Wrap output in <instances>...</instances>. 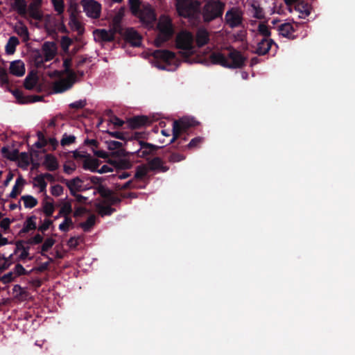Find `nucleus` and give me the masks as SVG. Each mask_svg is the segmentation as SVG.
<instances>
[{
    "label": "nucleus",
    "instance_id": "obj_47",
    "mask_svg": "<svg viewBox=\"0 0 355 355\" xmlns=\"http://www.w3.org/2000/svg\"><path fill=\"white\" fill-rule=\"evenodd\" d=\"M107 114L110 115V119L109 121L111 123H112L115 127L119 128V127H121L124 124V121L123 120H121L116 116L112 114V110H108Z\"/></svg>",
    "mask_w": 355,
    "mask_h": 355
},
{
    "label": "nucleus",
    "instance_id": "obj_2",
    "mask_svg": "<svg viewBox=\"0 0 355 355\" xmlns=\"http://www.w3.org/2000/svg\"><path fill=\"white\" fill-rule=\"evenodd\" d=\"M225 8V3L220 0H209L205 1L202 8L203 21L209 23L216 19L222 17Z\"/></svg>",
    "mask_w": 355,
    "mask_h": 355
},
{
    "label": "nucleus",
    "instance_id": "obj_56",
    "mask_svg": "<svg viewBox=\"0 0 355 355\" xmlns=\"http://www.w3.org/2000/svg\"><path fill=\"white\" fill-rule=\"evenodd\" d=\"M43 241V236L40 234H37L33 237L30 238L27 241H26V243L28 245H37L40 244Z\"/></svg>",
    "mask_w": 355,
    "mask_h": 355
},
{
    "label": "nucleus",
    "instance_id": "obj_11",
    "mask_svg": "<svg viewBox=\"0 0 355 355\" xmlns=\"http://www.w3.org/2000/svg\"><path fill=\"white\" fill-rule=\"evenodd\" d=\"M123 38L127 43H129L132 46L139 47L141 44L142 37L133 28L125 29Z\"/></svg>",
    "mask_w": 355,
    "mask_h": 355
},
{
    "label": "nucleus",
    "instance_id": "obj_24",
    "mask_svg": "<svg viewBox=\"0 0 355 355\" xmlns=\"http://www.w3.org/2000/svg\"><path fill=\"white\" fill-rule=\"evenodd\" d=\"M148 166L150 171L159 170L162 172H166L168 170V167L163 165V162L159 157H155L150 160Z\"/></svg>",
    "mask_w": 355,
    "mask_h": 355
},
{
    "label": "nucleus",
    "instance_id": "obj_19",
    "mask_svg": "<svg viewBox=\"0 0 355 355\" xmlns=\"http://www.w3.org/2000/svg\"><path fill=\"white\" fill-rule=\"evenodd\" d=\"M153 56L157 60H162L165 62H169L175 58V53L169 50H155L153 53Z\"/></svg>",
    "mask_w": 355,
    "mask_h": 355
},
{
    "label": "nucleus",
    "instance_id": "obj_48",
    "mask_svg": "<svg viewBox=\"0 0 355 355\" xmlns=\"http://www.w3.org/2000/svg\"><path fill=\"white\" fill-rule=\"evenodd\" d=\"M76 139V138L74 135H69L67 133H64L62 135V138L60 141V144L62 146H69L75 142Z\"/></svg>",
    "mask_w": 355,
    "mask_h": 355
},
{
    "label": "nucleus",
    "instance_id": "obj_3",
    "mask_svg": "<svg viewBox=\"0 0 355 355\" xmlns=\"http://www.w3.org/2000/svg\"><path fill=\"white\" fill-rule=\"evenodd\" d=\"M157 28L159 33L154 43L156 47H161L174 34V28L171 18L166 16H162L157 23Z\"/></svg>",
    "mask_w": 355,
    "mask_h": 355
},
{
    "label": "nucleus",
    "instance_id": "obj_64",
    "mask_svg": "<svg viewBox=\"0 0 355 355\" xmlns=\"http://www.w3.org/2000/svg\"><path fill=\"white\" fill-rule=\"evenodd\" d=\"M14 271H15V274L17 275V276H21V275L28 274L27 270L20 263H17L15 266V267L14 268Z\"/></svg>",
    "mask_w": 355,
    "mask_h": 355
},
{
    "label": "nucleus",
    "instance_id": "obj_1",
    "mask_svg": "<svg viewBox=\"0 0 355 355\" xmlns=\"http://www.w3.org/2000/svg\"><path fill=\"white\" fill-rule=\"evenodd\" d=\"M209 60L213 64H219L229 69H240L245 65L246 58L240 51L233 49L227 56L220 52H213L209 55Z\"/></svg>",
    "mask_w": 355,
    "mask_h": 355
},
{
    "label": "nucleus",
    "instance_id": "obj_61",
    "mask_svg": "<svg viewBox=\"0 0 355 355\" xmlns=\"http://www.w3.org/2000/svg\"><path fill=\"white\" fill-rule=\"evenodd\" d=\"M14 280V276L12 272H9L0 277V282L3 284H7Z\"/></svg>",
    "mask_w": 355,
    "mask_h": 355
},
{
    "label": "nucleus",
    "instance_id": "obj_37",
    "mask_svg": "<svg viewBox=\"0 0 355 355\" xmlns=\"http://www.w3.org/2000/svg\"><path fill=\"white\" fill-rule=\"evenodd\" d=\"M51 202H43V211L44 213V214L46 215V216L47 217H51L52 216L53 212H54V210H55V207H54V204H53V199H51Z\"/></svg>",
    "mask_w": 355,
    "mask_h": 355
},
{
    "label": "nucleus",
    "instance_id": "obj_46",
    "mask_svg": "<svg viewBox=\"0 0 355 355\" xmlns=\"http://www.w3.org/2000/svg\"><path fill=\"white\" fill-rule=\"evenodd\" d=\"M204 141L203 137H196L193 139H192L190 142L185 145V148L187 149H192L194 148L198 147Z\"/></svg>",
    "mask_w": 355,
    "mask_h": 355
},
{
    "label": "nucleus",
    "instance_id": "obj_31",
    "mask_svg": "<svg viewBox=\"0 0 355 355\" xmlns=\"http://www.w3.org/2000/svg\"><path fill=\"white\" fill-rule=\"evenodd\" d=\"M72 59L66 58L63 61L64 73L70 78H76V73L71 69Z\"/></svg>",
    "mask_w": 355,
    "mask_h": 355
},
{
    "label": "nucleus",
    "instance_id": "obj_7",
    "mask_svg": "<svg viewBox=\"0 0 355 355\" xmlns=\"http://www.w3.org/2000/svg\"><path fill=\"white\" fill-rule=\"evenodd\" d=\"M136 140L139 146V148L135 153L138 157L148 158V156L155 155L159 149L162 148V146L141 141L139 139Z\"/></svg>",
    "mask_w": 355,
    "mask_h": 355
},
{
    "label": "nucleus",
    "instance_id": "obj_62",
    "mask_svg": "<svg viewBox=\"0 0 355 355\" xmlns=\"http://www.w3.org/2000/svg\"><path fill=\"white\" fill-rule=\"evenodd\" d=\"M12 220L8 218H3L0 222V227L4 232H6L10 229V225Z\"/></svg>",
    "mask_w": 355,
    "mask_h": 355
},
{
    "label": "nucleus",
    "instance_id": "obj_25",
    "mask_svg": "<svg viewBox=\"0 0 355 355\" xmlns=\"http://www.w3.org/2000/svg\"><path fill=\"white\" fill-rule=\"evenodd\" d=\"M35 2L30 3L28 10L31 17L34 19L40 20L42 19L38 7L40 6L42 0H35Z\"/></svg>",
    "mask_w": 355,
    "mask_h": 355
},
{
    "label": "nucleus",
    "instance_id": "obj_30",
    "mask_svg": "<svg viewBox=\"0 0 355 355\" xmlns=\"http://www.w3.org/2000/svg\"><path fill=\"white\" fill-rule=\"evenodd\" d=\"M96 209L98 212V214L103 217L105 216H110L114 212L116 211V209L114 208H112L110 205H104L102 204H97L96 205Z\"/></svg>",
    "mask_w": 355,
    "mask_h": 355
},
{
    "label": "nucleus",
    "instance_id": "obj_8",
    "mask_svg": "<svg viewBox=\"0 0 355 355\" xmlns=\"http://www.w3.org/2000/svg\"><path fill=\"white\" fill-rule=\"evenodd\" d=\"M135 15L138 17L142 24L146 26H152L157 19L154 9L149 5L144 6Z\"/></svg>",
    "mask_w": 355,
    "mask_h": 355
},
{
    "label": "nucleus",
    "instance_id": "obj_39",
    "mask_svg": "<svg viewBox=\"0 0 355 355\" xmlns=\"http://www.w3.org/2000/svg\"><path fill=\"white\" fill-rule=\"evenodd\" d=\"M34 180L37 183L35 186L40 188V192L46 191L47 183L46 182L45 179L42 174L37 175L34 178Z\"/></svg>",
    "mask_w": 355,
    "mask_h": 355
},
{
    "label": "nucleus",
    "instance_id": "obj_27",
    "mask_svg": "<svg viewBox=\"0 0 355 355\" xmlns=\"http://www.w3.org/2000/svg\"><path fill=\"white\" fill-rule=\"evenodd\" d=\"M38 81V77L36 73L33 72L28 74L24 80V86L26 89L31 90L37 85Z\"/></svg>",
    "mask_w": 355,
    "mask_h": 355
},
{
    "label": "nucleus",
    "instance_id": "obj_22",
    "mask_svg": "<svg viewBox=\"0 0 355 355\" xmlns=\"http://www.w3.org/2000/svg\"><path fill=\"white\" fill-rule=\"evenodd\" d=\"M36 218L37 217L35 215L28 217L24 223L22 229L19 231V235L22 236L31 230H35L37 228Z\"/></svg>",
    "mask_w": 355,
    "mask_h": 355
},
{
    "label": "nucleus",
    "instance_id": "obj_14",
    "mask_svg": "<svg viewBox=\"0 0 355 355\" xmlns=\"http://www.w3.org/2000/svg\"><path fill=\"white\" fill-rule=\"evenodd\" d=\"M127 123L131 129H137L149 125L151 121L148 116L141 115L129 118Z\"/></svg>",
    "mask_w": 355,
    "mask_h": 355
},
{
    "label": "nucleus",
    "instance_id": "obj_34",
    "mask_svg": "<svg viewBox=\"0 0 355 355\" xmlns=\"http://www.w3.org/2000/svg\"><path fill=\"white\" fill-rule=\"evenodd\" d=\"M96 222V216L92 214L89 216L85 222L80 223V227L83 230L84 232H88L90 231L92 227L94 225Z\"/></svg>",
    "mask_w": 355,
    "mask_h": 355
},
{
    "label": "nucleus",
    "instance_id": "obj_59",
    "mask_svg": "<svg viewBox=\"0 0 355 355\" xmlns=\"http://www.w3.org/2000/svg\"><path fill=\"white\" fill-rule=\"evenodd\" d=\"M44 58L38 52L34 57L35 65L37 68H42L44 66Z\"/></svg>",
    "mask_w": 355,
    "mask_h": 355
},
{
    "label": "nucleus",
    "instance_id": "obj_15",
    "mask_svg": "<svg viewBox=\"0 0 355 355\" xmlns=\"http://www.w3.org/2000/svg\"><path fill=\"white\" fill-rule=\"evenodd\" d=\"M210 41L209 32L204 27L199 28L196 33V44L198 48H202Z\"/></svg>",
    "mask_w": 355,
    "mask_h": 355
},
{
    "label": "nucleus",
    "instance_id": "obj_17",
    "mask_svg": "<svg viewBox=\"0 0 355 355\" xmlns=\"http://www.w3.org/2000/svg\"><path fill=\"white\" fill-rule=\"evenodd\" d=\"M298 26L299 24L297 23H295L294 24L291 23L282 24L278 27L279 35L289 39H295L296 37L293 33L295 32V28Z\"/></svg>",
    "mask_w": 355,
    "mask_h": 355
},
{
    "label": "nucleus",
    "instance_id": "obj_10",
    "mask_svg": "<svg viewBox=\"0 0 355 355\" xmlns=\"http://www.w3.org/2000/svg\"><path fill=\"white\" fill-rule=\"evenodd\" d=\"M225 20L230 28L238 27L242 24V14L238 8L232 7L227 11Z\"/></svg>",
    "mask_w": 355,
    "mask_h": 355
},
{
    "label": "nucleus",
    "instance_id": "obj_60",
    "mask_svg": "<svg viewBox=\"0 0 355 355\" xmlns=\"http://www.w3.org/2000/svg\"><path fill=\"white\" fill-rule=\"evenodd\" d=\"M0 81L2 85H8L9 79L7 71L3 68H0Z\"/></svg>",
    "mask_w": 355,
    "mask_h": 355
},
{
    "label": "nucleus",
    "instance_id": "obj_18",
    "mask_svg": "<svg viewBox=\"0 0 355 355\" xmlns=\"http://www.w3.org/2000/svg\"><path fill=\"white\" fill-rule=\"evenodd\" d=\"M293 10L299 12L300 18H305L311 13V6L305 1H299L298 3L293 6Z\"/></svg>",
    "mask_w": 355,
    "mask_h": 355
},
{
    "label": "nucleus",
    "instance_id": "obj_42",
    "mask_svg": "<svg viewBox=\"0 0 355 355\" xmlns=\"http://www.w3.org/2000/svg\"><path fill=\"white\" fill-rule=\"evenodd\" d=\"M12 254L8 257H5L4 255L0 254V270L3 271L8 269L10 264V259L12 257Z\"/></svg>",
    "mask_w": 355,
    "mask_h": 355
},
{
    "label": "nucleus",
    "instance_id": "obj_63",
    "mask_svg": "<svg viewBox=\"0 0 355 355\" xmlns=\"http://www.w3.org/2000/svg\"><path fill=\"white\" fill-rule=\"evenodd\" d=\"M106 201L109 203V205H115L119 204L121 202V199L117 196L113 195V192L107 198Z\"/></svg>",
    "mask_w": 355,
    "mask_h": 355
},
{
    "label": "nucleus",
    "instance_id": "obj_13",
    "mask_svg": "<svg viewBox=\"0 0 355 355\" xmlns=\"http://www.w3.org/2000/svg\"><path fill=\"white\" fill-rule=\"evenodd\" d=\"M275 45L276 48L278 47L277 44L272 39L263 38L257 44V48L254 51V53L259 55H264L268 53L272 46Z\"/></svg>",
    "mask_w": 355,
    "mask_h": 355
},
{
    "label": "nucleus",
    "instance_id": "obj_20",
    "mask_svg": "<svg viewBox=\"0 0 355 355\" xmlns=\"http://www.w3.org/2000/svg\"><path fill=\"white\" fill-rule=\"evenodd\" d=\"M101 162L96 158H92L89 154L87 155L86 159L83 162V167L85 170H89L92 172H97L98 168Z\"/></svg>",
    "mask_w": 355,
    "mask_h": 355
},
{
    "label": "nucleus",
    "instance_id": "obj_32",
    "mask_svg": "<svg viewBox=\"0 0 355 355\" xmlns=\"http://www.w3.org/2000/svg\"><path fill=\"white\" fill-rule=\"evenodd\" d=\"M19 44V39L15 36H12L9 38L8 42L6 46V51L8 54H13L15 51L16 46Z\"/></svg>",
    "mask_w": 355,
    "mask_h": 355
},
{
    "label": "nucleus",
    "instance_id": "obj_26",
    "mask_svg": "<svg viewBox=\"0 0 355 355\" xmlns=\"http://www.w3.org/2000/svg\"><path fill=\"white\" fill-rule=\"evenodd\" d=\"M94 33L103 42H112L115 39L113 33L110 30L96 29Z\"/></svg>",
    "mask_w": 355,
    "mask_h": 355
},
{
    "label": "nucleus",
    "instance_id": "obj_50",
    "mask_svg": "<svg viewBox=\"0 0 355 355\" xmlns=\"http://www.w3.org/2000/svg\"><path fill=\"white\" fill-rule=\"evenodd\" d=\"M97 192L100 194V196L105 198V200L107 199V198L110 196V194L112 193V191L109 189L108 188H106L105 186L99 185L96 188Z\"/></svg>",
    "mask_w": 355,
    "mask_h": 355
},
{
    "label": "nucleus",
    "instance_id": "obj_51",
    "mask_svg": "<svg viewBox=\"0 0 355 355\" xmlns=\"http://www.w3.org/2000/svg\"><path fill=\"white\" fill-rule=\"evenodd\" d=\"M188 135H189L188 132L182 135L181 137H180L178 140L175 141V143H176V144L174 145L173 147H175L176 148H180L181 150L186 149L184 147L185 146H183V144L184 141H186L188 139V137H187Z\"/></svg>",
    "mask_w": 355,
    "mask_h": 355
},
{
    "label": "nucleus",
    "instance_id": "obj_21",
    "mask_svg": "<svg viewBox=\"0 0 355 355\" xmlns=\"http://www.w3.org/2000/svg\"><path fill=\"white\" fill-rule=\"evenodd\" d=\"M10 72L17 77L23 76L25 73V66L21 60H15L10 63Z\"/></svg>",
    "mask_w": 355,
    "mask_h": 355
},
{
    "label": "nucleus",
    "instance_id": "obj_28",
    "mask_svg": "<svg viewBox=\"0 0 355 355\" xmlns=\"http://www.w3.org/2000/svg\"><path fill=\"white\" fill-rule=\"evenodd\" d=\"M12 8L20 15H25L27 12V4L25 0H14Z\"/></svg>",
    "mask_w": 355,
    "mask_h": 355
},
{
    "label": "nucleus",
    "instance_id": "obj_40",
    "mask_svg": "<svg viewBox=\"0 0 355 355\" xmlns=\"http://www.w3.org/2000/svg\"><path fill=\"white\" fill-rule=\"evenodd\" d=\"M37 136L38 138V141L35 143V146L37 148H42L45 147L48 144V141L46 139L44 135L41 131H38L37 132Z\"/></svg>",
    "mask_w": 355,
    "mask_h": 355
},
{
    "label": "nucleus",
    "instance_id": "obj_12",
    "mask_svg": "<svg viewBox=\"0 0 355 355\" xmlns=\"http://www.w3.org/2000/svg\"><path fill=\"white\" fill-rule=\"evenodd\" d=\"M76 78H63L55 81L53 85V90L54 93H62L71 89L76 82Z\"/></svg>",
    "mask_w": 355,
    "mask_h": 355
},
{
    "label": "nucleus",
    "instance_id": "obj_6",
    "mask_svg": "<svg viewBox=\"0 0 355 355\" xmlns=\"http://www.w3.org/2000/svg\"><path fill=\"white\" fill-rule=\"evenodd\" d=\"M176 47L179 49H182L191 53L193 49V36L191 32L183 31L179 33L176 37Z\"/></svg>",
    "mask_w": 355,
    "mask_h": 355
},
{
    "label": "nucleus",
    "instance_id": "obj_9",
    "mask_svg": "<svg viewBox=\"0 0 355 355\" xmlns=\"http://www.w3.org/2000/svg\"><path fill=\"white\" fill-rule=\"evenodd\" d=\"M82 5L84 12L91 18L98 19L100 17L101 5L95 0H83Z\"/></svg>",
    "mask_w": 355,
    "mask_h": 355
},
{
    "label": "nucleus",
    "instance_id": "obj_43",
    "mask_svg": "<svg viewBox=\"0 0 355 355\" xmlns=\"http://www.w3.org/2000/svg\"><path fill=\"white\" fill-rule=\"evenodd\" d=\"M54 10L58 15H62L64 10V3L63 0H51Z\"/></svg>",
    "mask_w": 355,
    "mask_h": 355
},
{
    "label": "nucleus",
    "instance_id": "obj_33",
    "mask_svg": "<svg viewBox=\"0 0 355 355\" xmlns=\"http://www.w3.org/2000/svg\"><path fill=\"white\" fill-rule=\"evenodd\" d=\"M25 183V180L20 175L15 182V184L13 186L12 189L10 193L11 198H15L21 191V189H19V186H23Z\"/></svg>",
    "mask_w": 355,
    "mask_h": 355
},
{
    "label": "nucleus",
    "instance_id": "obj_54",
    "mask_svg": "<svg viewBox=\"0 0 355 355\" xmlns=\"http://www.w3.org/2000/svg\"><path fill=\"white\" fill-rule=\"evenodd\" d=\"M87 105L85 99H80L69 104V107L75 110H80L85 107Z\"/></svg>",
    "mask_w": 355,
    "mask_h": 355
},
{
    "label": "nucleus",
    "instance_id": "obj_49",
    "mask_svg": "<svg viewBox=\"0 0 355 355\" xmlns=\"http://www.w3.org/2000/svg\"><path fill=\"white\" fill-rule=\"evenodd\" d=\"M72 43V40L68 36H62L60 41V46L63 51L66 53L69 52V48Z\"/></svg>",
    "mask_w": 355,
    "mask_h": 355
},
{
    "label": "nucleus",
    "instance_id": "obj_35",
    "mask_svg": "<svg viewBox=\"0 0 355 355\" xmlns=\"http://www.w3.org/2000/svg\"><path fill=\"white\" fill-rule=\"evenodd\" d=\"M21 199L23 200L24 207L26 208H30V209L33 208L38 203L37 200L35 198H34L33 196H30V195L23 196H21Z\"/></svg>",
    "mask_w": 355,
    "mask_h": 355
},
{
    "label": "nucleus",
    "instance_id": "obj_45",
    "mask_svg": "<svg viewBox=\"0 0 355 355\" xmlns=\"http://www.w3.org/2000/svg\"><path fill=\"white\" fill-rule=\"evenodd\" d=\"M258 31L260 35H263L264 38L268 39V37L271 35V32L268 26L263 24L260 23L258 26Z\"/></svg>",
    "mask_w": 355,
    "mask_h": 355
},
{
    "label": "nucleus",
    "instance_id": "obj_52",
    "mask_svg": "<svg viewBox=\"0 0 355 355\" xmlns=\"http://www.w3.org/2000/svg\"><path fill=\"white\" fill-rule=\"evenodd\" d=\"M72 212V207L70 202H65L60 210V215L69 216Z\"/></svg>",
    "mask_w": 355,
    "mask_h": 355
},
{
    "label": "nucleus",
    "instance_id": "obj_5",
    "mask_svg": "<svg viewBox=\"0 0 355 355\" xmlns=\"http://www.w3.org/2000/svg\"><path fill=\"white\" fill-rule=\"evenodd\" d=\"M199 123L193 118L184 117L178 120H175L173 123L172 135L173 137L170 141V144H175L181 135L187 133L189 128L196 127Z\"/></svg>",
    "mask_w": 355,
    "mask_h": 355
},
{
    "label": "nucleus",
    "instance_id": "obj_58",
    "mask_svg": "<svg viewBox=\"0 0 355 355\" xmlns=\"http://www.w3.org/2000/svg\"><path fill=\"white\" fill-rule=\"evenodd\" d=\"M63 191L64 188L60 184L53 186L51 189V194L55 197H58L62 195Z\"/></svg>",
    "mask_w": 355,
    "mask_h": 355
},
{
    "label": "nucleus",
    "instance_id": "obj_55",
    "mask_svg": "<svg viewBox=\"0 0 355 355\" xmlns=\"http://www.w3.org/2000/svg\"><path fill=\"white\" fill-rule=\"evenodd\" d=\"M185 159V156L177 153H172L168 157V160L170 162H178Z\"/></svg>",
    "mask_w": 355,
    "mask_h": 355
},
{
    "label": "nucleus",
    "instance_id": "obj_44",
    "mask_svg": "<svg viewBox=\"0 0 355 355\" xmlns=\"http://www.w3.org/2000/svg\"><path fill=\"white\" fill-rule=\"evenodd\" d=\"M55 241L52 238H49L45 240L41 248V254L42 256H46L44 252H47L50 248L53 247Z\"/></svg>",
    "mask_w": 355,
    "mask_h": 355
},
{
    "label": "nucleus",
    "instance_id": "obj_29",
    "mask_svg": "<svg viewBox=\"0 0 355 355\" xmlns=\"http://www.w3.org/2000/svg\"><path fill=\"white\" fill-rule=\"evenodd\" d=\"M107 148L110 150H116L113 153V155H121L123 153V150L122 149L123 144L120 141H107Z\"/></svg>",
    "mask_w": 355,
    "mask_h": 355
},
{
    "label": "nucleus",
    "instance_id": "obj_16",
    "mask_svg": "<svg viewBox=\"0 0 355 355\" xmlns=\"http://www.w3.org/2000/svg\"><path fill=\"white\" fill-rule=\"evenodd\" d=\"M42 50L46 62L53 60L57 53V46L53 42H45L42 45Z\"/></svg>",
    "mask_w": 355,
    "mask_h": 355
},
{
    "label": "nucleus",
    "instance_id": "obj_53",
    "mask_svg": "<svg viewBox=\"0 0 355 355\" xmlns=\"http://www.w3.org/2000/svg\"><path fill=\"white\" fill-rule=\"evenodd\" d=\"M110 31L113 33V35L115 37L116 33L121 35L123 37V34L125 30L122 26V24H112V27L110 28Z\"/></svg>",
    "mask_w": 355,
    "mask_h": 355
},
{
    "label": "nucleus",
    "instance_id": "obj_57",
    "mask_svg": "<svg viewBox=\"0 0 355 355\" xmlns=\"http://www.w3.org/2000/svg\"><path fill=\"white\" fill-rule=\"evenodd\" d=\"M130 9L133 15H137L140 8V1L139 0H129Z\"/></svg>",
    "mask_w": 355,
    "mask_h": 355
},
{
    "label": "nucleus",
    "instance_id": "obj_4",
    "mask_svg": "<svg viewBox=\"0 0 355 355\" xmlns=\"http://www.w3.org/2000/svg\"><path fill=\"white\" fill-rule=\"evenodd\" d=\"M201 3L198 0H175L178 15L184 18H193L200 12Z\"/></svg>",
    "mask_w": 355,
    "mask_h": 355
},
{
    "label": "nucleus",
    "instance_id": "obj_23",
    "mask_svg": "<svg viewBox=\"0 0 355 355\" xmlns=\"http://www.w3.org/2000/svg\"><path fill=\"white\" fill-rule=\"evenodd\" d=\"M43 165L49 171H55L59 167L57 158L51 154H46L45 155Z\"/></svg>",
    "mask_w": 355,
    "mask_h": 355
},
{
    "label": "nucleus",
    "instance_id": "obj_36",
    "mask_svg": "<svg viewBox=\"0 0 355 355\" xmlns=\"http://www.w3.org/2000/svg\"><path fill=\"white\" fill-rule=\"evenodd\" d=\"M15 31L19 36L23 38L24 42H27L29 40V33L26 26L22 25L16 26Z\"/></svg>",
    "mask_w": 355,
    "mask_h": 355
},
{
    "label": "nucleus",
    "instance_id": "obj_38",
    "mask_svg": "<svg viewBox=\"0 0 355 355\" xmlns=\"http://www.w3.org/2000/svg\"><path fill=\"white\" fill-rule=\"evenodd\" d=\"M147 173L148 168L145 165L138 166L136 168V172L133 178L136 180H142L146 176Z\"/></svg>",
    "mask_w": 355,
    "mask_h": 355
},
{
    "label": "nucleus",
    "instance_id": "obj_41",
    "mask_svg": "<svg viewBox=\"0 0 355 355\" xmlns=\"http://www.w3.org/2000/svg\"><path fill=\"white\" fill-rule=\"evenodd\" d=\"M82 180L79 177H76L71 180H69V183L67 184V187L70 190V193L72 196H76V187L78 184L81 183Z\"/></svg>",
    "mask_w": 355,
    "mask_h": 355
}]
</instances>
